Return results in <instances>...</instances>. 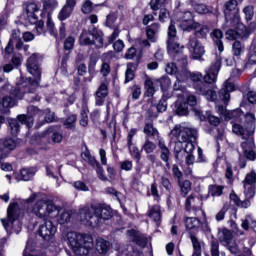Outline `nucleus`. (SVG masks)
I'll return each instance as SVG.
<instances>
[{"instance_id":"1","label":"nucleus","mask_w":256,"mask_h":256,"mask_svg":"<svg viewBox=\"0 0 256 256\" xmlns=\"http://www.w3.org/2000/svg\"><path fill=\"white\" fill-rule=\"evenodd\" d=\"M113 213L109 206L97 205V206H85L80 209L79 220L83 225H88L89 227H96L99 225V219L107 221L111 219Z\"/></svg>"},{"instance_id":"2","label":"nucleus","mask_w":256,"mask_h":256,"mask_svg":"<svg viewBox=\"0 0 256 256\" xmlns=\"http://www.w3.org/2000/svg\"><path fill=\"white\" fill-rule=\"evenodd\" d=\"M197 131L184 125H176L170 132L171 139H175L176 145L174 148L175 159L181 162L185 159V152L183 151L182 143H187L191 139H195Z\"/></svg>"},{"instance_id":"3","label":"nucleus","mask_w":256,"mask_h":256,"mask_svg":"<svg viewBox=\"0 0 256 256\" xmlns=\"http://www.w3.org/2000/svg\"><path fill=\"white\" fill-rule=\"evenodd\" d=\"M67 241L76 256H87L93 249V238L79 232H68Z\"/></svg>"},{"instance_id":"4","label":"nucleus","mask_w":256,"mask_h":256,"mask_svg":"<svg viewBox=\"0 0 256 256\" xmlns=\"http://www.w3.org/2000/svg\"><path fill=\"white\" fill-rule=\"evenodd\" d=\"M27 91L31 93V90H29L25 83L18 84L14 90L11 84H7L0 89V107L4 109L15 107L17 99H23V94L27 93Z\"/></svg>"},{"instance_id":"5","label":"nucleus","mask_w":256,"mask_h":256,"mask_svg":"<svg viewBox=\"0 0 256 256\" xmlns=\"http://www.w3.org/2000/svg\"><path fill=\"white\" fill-rule=\"evenodd\" d=\"M25 217V213L17 202H11L7 208V217L1 219V223L9 235L19 233L21 231V220Z\"/></svg>"},{"instance_id":"6","label":"nucleus","mask_w":256,"mask_h":256,"mask_svg":"<svg viewBox=\"0 0 256 256\" xmlns=\"http://www.w3.org/2000/svg\"><path fill=\"white\" fill-rule=\"evenodd\" d=\"M28 215H35L38 219H55L59 215V206L51 200L40 199L27 209Z\"/></svg>"},{"instance_id":"7","label":"nucleus","mask_w":256,"mask_h":256,"mask_svg":"<svg viewBox=\"0 0 256 256\" xmlns=\"http://www.w3.org/2000/svg\"><path fill=\"white\" fill-rule=\"evenodd\" d=\"M165 71L168 75H175L176 77L174 90H183V85H186L189 79V71L187 70V56H184L178 61V66L175 65V63H168Z\"/></svg>"},{"instance_id":"8","label":"nucleus","mask_w":256,"mask_h":256,"mask_svg":"<svg viewBox=\"0 0 256 256\" xmlns=\"http://www.w3.org/2000/svg\"><path fill=\"white\" fill-rule=\"evenodd\" d=\"M37 13H39V6L33 2L27 3L24 10L25 23L34 25L37 35H45V22L39 20Z\"/></svg>"},{"instance_id":"9","label":"nucleus","mask_w":256,"mask_h":256,"mask_svg":"<svg viewBox=\"0 0 256 256\" xmlns=\"http://www.w3.org/2000/svg\"><path fill=\"white\" fill-rule=\"evenodd\" d=\"M256 29V22H251L248 27L245 26V24L241 23V18L239 19L238 24H234L232 26V29H229L226 32V39H229L230 41H235V39H243L247 40L249 39V36L253 31Z\"/></svg>"},{"instance_id":"10","label":"nucleus","mask_w":256,"mask_h":256,"mask_svg":"<svg viewBox=\"0 0 256 256\" xmlns=\"http://www.w3.org/2000/svg\"><path fill=\"white\" fill-rule=\"evenodd\" d=\"M233 91H235V84L231 82V78H229L224 83V87L219 91L218 99L217 96H215L214 100H212L216 101V107L220 115H225V113H227L226 107L227 104L229 103V99H231L230 93H233Z\"/></svg>"},{"instance_id":"11","label":"nucleus","mask_w":256,"mask_h":256,"mask_svg":"<svg viewBox=\"0 0 256 256\" xmlns=\"http://www.w3.org/2000/svg\"><path fill=\"white\" fill-rule=\"evenodd\" d=\"M224 15H225V23L223 24V29H232L235 25H239V20L241 16L237 9V0H229L224 5Z\"/></svg>"},{"instance_id":"12","label":"nucleus","mask_w":256,"mask_h":256,"mask_svg":"<svg viewBox=\"0 0 256 256\" xmlns=\"http://www.w3.org/2000/svg\"><path fill=\"white\" fill-rule=\"evenodd\" d=\"M39 61H41V56L39 54H32L26 63V67L30 75H33L35 79H28V84L30 87H37L39 81H41V68L39 67Z\"/></svg>"},{"instance_id":"13","label":"nucleus","mask_w":256,"mask_h":256,"mask_svg":"<svg viewBox=\"0 0 256 256\" xmlns=\"http://www.w3.org/2000/svg\"><path fill=\"white\" fill-rule=\"evenodd\" d=\"M189 77L191 81H193V87L199 95H205L208 101H215V91L207 90L205 83H203V74L200 72H193L192 74L188 72V78Z\"/></svg>"},{"instance_id":"14","label":"nucleus","mask_w":256,"mask_h":256,"mask_svg":"<svg viewBox=\"0 0 256 256\" xmlns=\"http://www.w3.org/2000/svg\"><path fill=\"white\" fill-rule=\"evenodd\" d=\"M176 19L178 21V27H180L182 31H188V33H191L193 29H197L199 27V22H195L193 19V13L190 11L177 13Z\"/></svg>"},{"instance_id":"15","label":"nucleus","mask_w":256,"mask_h":256,"mask_svg":"<svg viewBox=\"0 0 256 256\" xmlns=\"http://www.w3.org/2000/svg\"><path fill=\"white\" fill-rule=\"evenodd\" d=\"M179 38H177V28H175V24L171 21V24L168 27V41L167 47L170 55H174V53H181V49L183 46L179 44Z\"/></svg>"},{"instance_id":"16","label":"nucleus","mask_w":256,"mask_h":256,"mask_svg":"<svg viewBox=\"0 0 256 256\" xmlns=\"http://www.w3.org/2000/svg\"><path fill=\"white\" fill-rule=\"evenodd\" d=\"M244 195L247 199H253L255 197V185H256V172L252 170L247 173L244 181H242Z\"/></svg>"},{"instance_id":"17","label":"nucleus","mask_w":256,"mask_h":256,"mask_svg":"<svg viewBox=\"0 0 256 256\" xmlns=\"http://www.w3.org/2000/svg\"><path fill=\"white\" fill-rule=\"evenodd\" d=\"M28 113L30 116H34L38 119H41V117H44V121L41 124L37 125V128L41 127L44 123H53L55 121V113L51 112V110L46 109L44 111L40 110L39 108L35 106L28 107Z\"/></svg>"},{"instance_id":"18","label":"nucleus","mask_w":256,"mask_h":256,"mask_svg":"<svg viewBox=\"0 0 256 256\" xmlns=\"http://www.w3.org/2000/svg\"><path fill=\"white\" fill-rule=\"evenodd\" d=\"M242 154L248 161L256 160L255 141L251 136L241 143Z\"/></svg>"},{"instance_id":"19","label":"nucleus","mask_w":256,"mask_h":256,"mask_svg":"<svg viewBox=\"0 0 256 256\" xmlns=\"http://www.w3.org/2000/svg\"><path fill=\"white\" fill-rule=\"evenodd\" d=\"M188 49L192 59H201L205 55V47L195 37L189 39Z\"/></svg>"},{"instance_id":"20","label":"nucleus","mask_w":256,"mask_h":256,"mask_svg":"<svg viewBox=\"0 0 256 256\" xmlns=\"http://www.w3.org/2000/svg\"><path fill=\"white\" fill-rule=\"evenodd\" d=\"M38 233L42 239L49 241V239L54 237L55 233H57V226H55L51 220H46L39 226Z\"/></svg>"},{"instance_id":"21","label":"nucleus","mask_w":256,"mask_h":256,"mask_svg":"<svg viewBox=\"0 0 256 256\" xmlns=\"http://www.w3.org/2000/svg\"><path fill=\"white\" fill-rule=\"evenodd\" d=\"M8 123L11 135H13L14 137L17 135V133H19V129L21 127L20 123H22V125H27L28 129H30V127H33V121H29L25 115H19L18 120L10 119Z\"/></svg>"},{"instance_id":"22","label":"nucleus","mask_w":256,"mask_h":256,"mask_svg":"<svg viewBox=\"0 0 256 256\" xmlns=\"http://www.w3.org/2000/svg\"><path fill=\"white\" fill-rule=\"evenodd\" d=\"M174 91H180V93L177 94V96L179 97V99H184V101H186L188 107H193V111L195 113V115H197L196 111H201L198 108H195V105H197V97H195V95L189 93L186 89H185V84H183V90H174ZM196 109V111H195Z\"/></svg>"},{"instance_id":"23","label":"nucleus","mask_w":256,"mask_h":256,"mask_svg":"<svg viewBox=\"0 0 256 256\" xmlns=\"http://www.w3.org/2000/svg\"><path fill=\"white\" fill-rule=\"evenodd\" d=\"M75 5H77V0H66L65 5L58 15L59 21H65L66 19H69L75 9Z\"/></svg>"},{"instance_id":"24","label":"nucleus","mask_w":256,"mask_h":256,"mask_svg":"<svg viewBox=\"0 0 256 256\" xmlns=\"http://www.w3.org/2000/svg\"><path fill=\"white\" fill-rule=\"evenodd\" d=\"M158 147L160 149V158L162 159V161H165L166 167H168V169H171V164L169 163L171 151H169V148L165 144V140H163V138L158 139Z\"/></svg>"},{"instance_id":"25","label":"nucleus","mask_w":256,"mask_h":256,"mask_svg":"<svg viewBox=\"0 0 256 256\" xmlns=\"http://www.w3.org/2000/svg\"><path fill=\"white\" fill-rule=\"evenodd\" d=\"M107 95H109V87L107 86V82H103L96 91V105L98 107H101L105 103V97Z\"/></svg>"},{"instance_id":"26","label":"nucleus","mask_w":256,"mask_h":256,"mask_svg":"<svg viewBox=\"0 0 256 256\" xmlns=\"http://www.w3.org/2000/svg\"><path fill=\"white\" fill-rule=\"evenodd\" d=\"M144 88L146 97H153V95H155L159 89V83L157 80L147 77L144 82Z\"/></svg>"},{"instance_id":"27","label":"nucleus","mask_w":256,"mask_h":256,"mask_svg":"<svg viewBox=\"0 0 256 256\" xmlns=\"http://www.w3.org/2000/svg\"><path fill=\"white\" fill-rule=\"evenodd\" d=\"M217 75H219V63L212 65L204 76L205 83H215L217 81Z\"/></svg>"},{"instance_id":"28","label":"nucleus","mask_w":256,"mask_h":256,"mask_svg":"<svg viewBox=\"0 0 256 256\" xmlns=\"http://www.w3.org/2000/svg\"><path fill=\"white\" fill-rule=\"evenodd\" d=\"M160 29L161 26L157 23L152 24L146 29V36L150 43H157V35L159 34Z\"/></svg>"},{"instance_id":"29","label":"nucleus","mask_w":256,"mask_h":256,"mask_svg":"<svg viewBox=\"0 0 256 256\" xmlns=\"http://www.w3.org/2000/svg\"><path fill=\"white\" fill-rule=\"evenodd\" d=\"M194 111H196L197 117H200V121H205V119H207L210 125H213L214 127H217V125L221 123L219 117L212 115L211 112H206L205 116L201 114V110L194 109Z\"/></svg>"},{"instance_id":"30","label":"nucleus","mask_w":256,"mask_h":256,"mask_svg":"<svg viewBox=\"0 0 256 256\" xmlns=\"http://www.w3.org/2000/svg\"><path fill=\"white\" fill-rule=\"evenodd\" d=\"M148 217L156 223V225L161 224V206L154 205L148 209Z\"/></svg>"},{"instance_id":"31","label":"nucleus","mask_w":256,"mask_h":256,"mask_svg":"<svg viewBox=\"0 0 256 256\" xmlns=\"http://www.w3.org/2000/svg\"><path fill=\"white\" fill-rule=\"evenodd\" d=\"M211 38L213 39L215 45L217 46V49L220 53H223L224 47H223V32L219 29H215L210 34Z\"/></svg>"},{"instance_id":"32","label":"nucleus","mask_w":256,"mask_h":256,"mask_svg":"<svg viewBox=\"0 0 256 256\" xmlns=\"http://www.w3.org/2000/svg\"><path fill=\"white\" fill-rule=\"evenodd\" d=\"M218 239L222 245H229L233 241V232L227 228H223L218 233Z\"/></svg>"},{"instance_id":"33","label":"nucleus","mask_w":256,"mask_h":256,"mask_svg":"<svg viewBox=\"0 0 256 256\" xmlns=\"http://www.w3.org/2000/svg\"><path fill=\"white\" fill-rule=\"evenodd\" d=\"M109 249H111V243L103 238H97L96 240V250L98 253L105 255L109 253Z\"/></svg>"},{"instance_id":"34","label":"nucleus","mask_w":256,"mask_h":256,"mask_svg":"<svg viewBox=\"0 0 256 256\" xmlns=\"http://www.w3.org/2000/svg\"><path fill=\"white\" fill-rule=\"evenodd\" d=\"M201 199H199V197H193V196H189L186 199V209L188 211H191V209H195L196 211L201 210Z\"/></svg>"},{"instance_id":"35","label":"nucleus","mask_w":256,"mask_h":256,"mask_svg":"<svg viewBox=\"0 0 256 256\" xmlns=\"http://www.w3.org/2000/svg\"><path fill=\"white\" fill-rule=\"evenodd\" d=\"M56 221L60 225H65V223H69V221H71V212H67L58 206V214L56 215Z\"/></svg>"},{"instance_id":"36","label":"nucleus","mask_w":256,"mask_h":256,"mask_svg":"<svg viewBox=\"0 0 256 256\" xmlns=\"http://www.w3.org/2000/svg\"><path fill=\"white\" fill-rule=\"evenodd\" d=\"M35 173H37L36 167L23 168L20 171V176L22 181H31L33 177H35Z\"/></svg>"},{"instance_id":"37","label":"nucleus","mask_w":256,"mask_h":256,"mask_svg":"<svg viewBox=\"0 0 256 256\" xmlns=\"http://www.w3.org/2000/svg\"><path fill=\"white\" fill-rule=\"evenodd\" d=\"M241 227L242 229H244V231H249V229H255V218L252 215H246L245 218L242 219Z\"/></svg>"},{"instance_id":"38","label":"nucleus","mask_w":256,"mask_h":256,"mask_svg":"<svg viewBox=\"0 0 256 256\" xmlns=\"http://www.w3.org/2000/svg\"><path fill=\"white\" fill-rule=\"evenodd\" d=\"M81 45H93V29L90 31L83 30L80 36Z\"/></svg>"},{"instance_id":"39","label":"nucleus","mask_w":256,"mask_h":256,"mask_svg":"<svg viewBox=\"0 0 256 256\" xmlns=\"http://www.w3.org/2000/svg\"><path fill=\"white\" fill-rule=\"evenodd\" d=\"M192 31H195V37H198L199 39H205V37H207L209 34V27L207 25L198 23V27L193 28Z\"/></svg>"},{"instance_id":"40","label":"nucleus","mask_w":256,"mask_h":256,"mask_svg":"<svg viewBox=\"0 0 256 256\" xmlns=\"http://www.w3.org/2000/svg\"><path fill=\"white\" fill-rule=\"evenodd\" d=\"M181 102H178L176 105V113L181 117L187 115L189 113V104L183 98H181Z\"/></svg>"},{"instance_id":"41","label":"nucleus","mask_w":256,"mask_h":256,"mask_svg":"<svg viewBox=\"0 0 256 256\" xmlns=\"http://www.w3.org/2000/svg\"><path fill=\"white\" fill-rule=\"evenodd\" d=\"M186 229H199L201 221L196 217H187L185 219Z\"/></svg>"},{"instance_id":"42","label":"nucleus","mask_w":256,"mask_h":256,"mask_svg":"<svg viewBox=\"0 0 256 256\" xmlns=\"http://www.w3.org/2000/svg\"><path fill=\"white\" fill-rule=\"evenodd\" d=\"M190 3L194 6L196 13H199V15L209 13V8L205 4H197L199 0H190Z\"/></svg>"},{"instance_id":"43","label":"nucleus","mask_w":256,"mask_h":256,"mask_svg":"<svg viewBox=\"0 0 256 256\" xmlns=\"http://www.w3.org/2000/svg\"><path fill=\"white\" fill-rule=\"evenodd\" d=\"M19 143H21V140L17 138H8L4 141V147L8 151H13L17 149V147L19 146Z\"/></svg>"},{"instance_id":"44","label":"nucleus","mask_w":256,"mask_h":256,"mask_svg":"<svg viewBox=\"0 0 256 256\" xmlns=\"http://www.w3.org/2000/svg\"><path fill=\"white\" fill-rule=\"evenodd\" d=\"M92 36L93 44L96 45V47H103V33L93 28Z\"/></svg>"},{"instance_id":"45","label":"nucleus","mask_w":256,"mask_h":256,"mask_svg":"<svg viewBox=\"0 0 256 256\" xmlns=\"http://www.w3.org/2000/svg\"><path fill=\"white\" fill-rule=\"evenodd\" d=\"M190 239L194 249L192 256H201V241L194 235H192Z\"/></svg>"},{"instance_id":"46","label":"nucleus","mask_w":256,"mask_h":256,"mask_svg":"<svg viewBox=\"0 0 256 256\" xmlns=\"http://www.w3.org/2000/svg\"><path fill=\"white\" fill-rule=\"evenodd\" d=\"M128 149L131 157L136 159L137 163H139V161H141V151L139 148L131 143V145H128Z\"/></svg>"},{"instance_id":"47","label":"nucleus","mask_w":256,"mask_h":256,"mask_svg":"<svg viewBox=\"0 0 256 256\" xmlns=\"http://www.w3.org/2000/svg\"><path fill=\"white\" fill-rule=\"evenodd\" d=\"M47 31H49L50 35L57 37V30L55 29V23L51 18V13L47 14V22H46Z\"/></svg>"},{"instance_id":"48","label":"nucleus","mask_w":256,"mask_h":256,"mask_svg":"<svg viewBox=\"0 0 256 256\" xmlns=\"http://www.w3.org/2000/svg\"><path fill=\"white\" fill-rule=\"evenodd\" d=\"M249 63H256V38L253 39L248 52Z\"/></svg>"},{"instance_id":"49","label":"nucleus","mask_w":256,"mask_h":256,"mask_svg":"<svg viewBox=\"0 0 256 256\" xmlns=\"http://www.w3.org/2000/svg\"><path fill=\"white\" fill-rule=\"evenodd\" d=\"M209 195L212 197H221L223 195V186L211 185L208 188Z\"/></svg>"},{"instance_id":"50","label":"nucleus","mask_w":256,"mask_h":256,"mask_svg":"<svg viewBox=\"0 0 256 256\" xmlns=\"http://www.w3.org/2000/svg\"><path fill=\"white\" fill-rule=\"evenodd\" d=\"M144 133L147 137H159V131L153 127V124H146L144 127Z\"/></svg>"},{"instance_id":"51","label":"nucleus","mask_w":256,"mask_h":256,"mask_svg":"<svg viewBox=\"0 0 256 256\" xmlns=\"http://www.w3.org/2000/svg\"><path fill=\"white\" fill-rule=\"evenodd\" d=\"M116 21H117V13L112 12L108 14L106 17V27H109L110 29L117 28V26L115 25Z\"/></svg>"},{"instance_id":"52","label":"nucleus","mask_w":256,"mask_h":256,"mask_svg":"<svg viewBox=\"0 0 256 256\" xmlns=\"http://www.w3.org/2000/svg\"><path fill=\"white\" fill-rule=\"evenodd\" d=\"M157 81H158V85L161 86L163 93H165V91H167V89H169V87H171V79L167 76H163L160 79H158Z\"/></svg>"},{"instance_id":"53","label":"nucleus","mask_w":256,"mask_h":256,"mask_svg":"<svg viewBox=\"0 0 256 256\" xmlns=\"http://www.w3.org/2000/svg\"><path fill=\"white\" fill-rule=\"evenodd\" d=\"M135 64L128 63L127 64V70H126V83H129V81H133L135 77Z\"/></svg>"},{"instance_id":"54","label":"nucleus","mask_w":256,"mask_h":256,"mask_svg":"<svg viewBox=\"0 0 256 256\" xmlns=\"http://www.w3.org/2000/svg\"><path fill=\"white\" fill-rule=\"evenodd\" d=\"M195 141H197L196 136H195V139H190L189 141L184 142L186 143L184 150H182L184 152V155L185 153L192 154L193 151H195Z\"/></svg>"},{"instance_id":"55","label":"nucleus","mask_w":256,"mask_h":256,"mask_svg":"<svg viewBox=\"0 0 256 256\" xmlns=\"http://www.w3.org/2000/svg\"><path fill=\"white\" fill-rule=\"evenodd\" d=\"M244 48L241 42L235 41L232 45V53L234 57H240L241 53H243Z\"/></svg>"},{"instance_id":"56","label":"nucleus","mask_w":256,"mask_h":256,"mask_svg":"<svg viewBox=\"0 0 256 256\" xmlns=\"http://www.w3.org/2000/svg\"><path fill=\"white\" fill-rule=\"evenodd\" d=\"M81 11H82V13H84V15H89V13H92L93 12V2H91V0L84 1L82 4Z\"/></svg>"},{"instance_id":"57","label":"nucleus","mask_w":256,"mask_h":256,"mask_svg":"<svg viewBox=\"0 0 256 256\" xmlns=\"http://www.w3.org/2000/svg\"><path fill=\"white\" fill-rule=\"evenodd\" d=\"M142 149L145 151V153H147V155L153 153L155 151V149H157V145H155V143L146 140V142L144 143V145L142 146Z\"/></svg>"},{"instance_id":"58","label":"nucleus","mask_w":256,"mask_h":256,"mask_svg":"<svg viewBox=\"0 0 256 256\" xmlns=\"http://www.w3.org/2000/svg\"><path fill=\"white\" fill-rule=\"evenodd\" d=\"M243 13L245 15L246 21H251V19H253V16L255 15V10L253 6L249 5L243 8Z\"/></svg>"},{"instance_id":"59","label":"nucleus","mask_w":256,"mask_h":256,"mask_svg":"<svg viewBox=\"0 0 256 256\" xmlns=\"http://www.w3.org/2000/svg\"><path fill=\"white\" fill-rule=\"evenodd\" d=\"M77 121V116L76 115H71L69 116L65 122H64V126L66 129H73V127H75V122Z\"/></svg>"},{"instance_id":"60","label":"nucleus","mask_w":256,"mask_h":256,"mask_svg":"<svg viewBox=\"0 0 256 256\" xmlns=\"http://www.w3.org/2000/svg\"><path fill=\"white\" fill-rule=\"evenodd\" d=\"M171 17V14H169V10L166 8H161L159 13V21L161 23H165V21H169V18Z\"/></svg>"},{"instance_id":"61","label":"nucleus","mask_w":256,"mask_h":256,"mask_svg":"<svg viewBox=\"0 0 256 256\" xmlns=\"http://www.w3.org/2000/svg\"><path fill=\"white\" fill-rule=\"evenodd\" d=\"M180 189H181L182 195L184 196L187 195L189 191H191V182L189 180H186L180 183Z\"/></svg>"},{"instance_id":"62","label":"nucleus","mask_w":256,"mask_h":256,"mask_svg":"<svg viewBox=\"0 0 256 256\" xmlns=\"http://www.w3.org/2000/svg\"><path fill=\"white\" fill-rule=\"evenodd\" d=\"M80 125L87 127L89 125V116L87 115V109L81 111Z\"/></svg>"},{"instance_id":"63","label":"nucleus","mask_w":256,"mask_h":256,"mask_svg":"<svg viewBox=\"0 0 256 256\" xmlns=\"http://www.w3.org/2000/svg\"><path fill=\"white\" fill-rule=\"evenodd\" d=\"M74 45H75V38L70 36L64 42V49L66 51H71V49H73Z\"/></svg>"},{"instance_id":"64","label":"nucleus","mask_w":256,"mask_h":256,"mask_svg":"<svg viewBox=\"0 0 256 256\" xmlns=\"http://www.w3.org/2000/svg\"><path fill=\"white\" fill-rule=\"evenodd\" d=\"M211 255L212 256H219V242L213 240L211 242Z\"/></svg>"}]
</instances>
